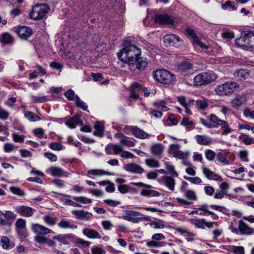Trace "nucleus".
I'll use <instances>...</instances> for the list:
<instances>
[{"mask_svg": "<svg viewBox=\"0 0 254 254\" xmlns=\"http://www.w3.org/2000/svg\"><path fill=\"white\" fill-rule=\"evenodd\" d=\"M202 172L205 177L209 180L222 181V178L220 176L212 172L205 166L202 167Z\"/></svg>", "mask_w": 254, "mask_h": 254, "instance_id": "22", "label": "nucleus"}, {"mask_svg": "<svg viewBox=\"0 0 254 254\" xmlns=\"http://www.w3.org/2000/svg\"><path fill=\"white\" fill-rule=\"evenodd\" d=\"M163 146L160 144H155L152 146L151 152L154 155H159L162 153Z\"/></svg>", "mask_w": 254, "mask_h": 254, "instance_id": "38", "label": "nucleus"}, {"mask_svg": "<svg viewBox=\"0 0 254 254\" xmlns=\"http://www.w3.org/2000/svg\"><path fill=\"white\" fill-rule=\"evenodd\" d=\"M31 229L34 233L40 235H46L48 234L54 233L52 230L37 223L32 225Z\"/></svg>", "mask_w": 254, "mask_h": 254, "instance_id": "19", "label": "nucleus"}, {"mask_svg": "<svg viewBox=\"0 0 254 254\" xmlns=\"http://www.w3.org/2000/svg\"><path fill=\"white\" fill-rule=\"evenodd\" d=\"M249 75V73L245 69H240L234 73V76L236 78H239L240 80L246 79Z\"/></svg>", "mask_w": 254, "mask_h": 254, "instance_id": "39", "label": "nucleus"}, {"mask_svg": "<svg viewBox=\"0 0 254 254\" xmlns=\"http://www.w3.org/2000/svg\"><path fill=\"white\" fill-rule=\"evenodd\" d=\"M184 194L185 196L190 200L195 201L197 199L196 193L193 190H189L188 191H186Z\"/></svg>", "mask_w": 254, "mask_h": 254, "instance_id": "51", "label": "nucleus"}, {"mask_svg": "<svg viewBox=\"0 0 254 254\" xmlns=\"http://www.w3.org/2000/svg\"><path fill=\"white\" fill-rule=\"evenodd\" d=\"M165 43L169 44L170 46H175L176 42H180L182 40L180 38L176 35L167 34L164 37Z\"/></svg>", "mask_w": 254, "mask_h": 254, "instance_id": "25", "label": "nucleus"}, {"mask_svg": "<svg viewBox=\"0 0 254 254\" xmlns=\"http://www.w3.org/2000/svg\"><path fill=\"white\" fill-rule=\"evenodd\" d=\"M154 106L157 109L160 110H166L167 109L166 102L164 100L161 101L159 103H155Z\"/></svg>", "mask_w": 254, "mask_h": 254, "instance_id": "62", "label": "nucleus"}, {"mask_svg": "<svg viewBox=\"0 0 254 254\" xmlns=\"http://www.w3.org/2000/svg\"><path fill=\"white\" fill-rule=\"evenodd\" d=\"M231 251L236 254H244L245 249L243 246H233L231 247Z\"/></svg>", "mask_w": 254, "mask_h": 254, "instance_id": "52", "label": "nucleus"}, {"mask_svg": "<svg viewBox=\"0 0 254 254\" xmlns=\"http://www.w3.org/2000/svg\"><path fill=\"white\" fill-rule=\"evenodd\" d=\"M195 106L197 110L204 111L208 106V100L204 98L196 100L195 101Z\"/></svg>", "mask_w": 254, "mask_h": 254, "instance_id": "29", "label": "nucleus"}, {"mask_svg": "<svg viewBox=\"0 0 254 254\" xmlns=\"http://www.w3.org/2000/svg\"><path fill=\"white\" fill-rule=\"evenodd\" d=\"M66 237V235H59L57 236H55L54 237V239L57 240L59 242H60L63 244L67 245V244H68V243L67 242V241L65 240Z\"/></svg>", "mask_w": 254, "mask_h": 254, "instance_id": "60", "label": "nucleus"}, {"mask_svg": "<svg viewBox=\"0 0 254 254\" xmlns=\"http://www.w3.org/2000/svg\"><path fill=\"white\" fill-rule=\"evenodd\" d=\"M95 130L94 131L93 134L96 136L101 137L103 134V125L98 122L95 123L94 126Z\"/></svg>", "mask_w": 254, "mask_h": 254, "instance_id": "36", "label": "nucleus"}, {"mask_svg": "<svg viewBox=\"0 0 254 254\" xmlns=\"http://www.w3.org/2000/svg\"><path fill=\"white\" fill-rule=\"evenodd\" d=\"M49 147L50 149L55 151H60L64 148V146L60 142H52Z\"/></svg>", "mask_w": 254, "mask_h": 254, "instance_id": "46", "label": "nucleus"}, {"mask_svg": "<svg viewBox=\"0 0 254 254\" xmlns=\"http://www.w3.org/2000/svg\"><path fill=\"white\" fill-rule=\"evenodd\" d=\"M33 133L36 136L40 138L44 137L45 134L43 129L41 127L34 129Z\"/></svg>", "mask_w": 254, "mask_h": 254, "instance_id": "58", "label": "nucleus"}, {"mask_svg": "<svg viewBox=\"0 0 254 254\" xmlns=\"http://www.w3.org/2000/svg\"><path fill=\"white\" fill-rule=\"evenodd\" d=\"M65 96L69 101H73L75 99V95L74 91L71 89H69L64 93Z\"/></svg>", "mask_w": 254, "mask_h": 254, "instance_id": "59", "label": "nucleus"}, {"mask_svg": "<svg viewBox=\"0 0 254 254\" xmlns=\"http://www.w3.org/2000/svg\"><path fill=\"white\" fill-rule=\"evenodd\" d=\"M154 77L157 81L163 84H170L175 79L174 74L165 69L156 70Z\"/></svg>", "mask_w": 254, "mask_h": 254, "instance_id": "5", "label": "nucleus"}, {"mask_svg": "<svg viewBox=\"0 0 254 254\" xmlns=\"http://www.w3.org/2000/svg\"><path fill=\"white\" fill-rule=\"evenodd\" d=\"M130 131L132 134L137 138L145 139L149 136L147 133L136 127H132L130 128Z\"/></svg>", "mask_w": 254, "mask_h": 254, "instance_id": "26", "label": "nucleus"}, {"mask_svg": "<svg viewBox=\"0 0 254 254\" xmlns=\"http://www.w3.org/2000/svg\"><path fill=\"white\" fill-rule=\"evenodd\" d=\"M197 142L201 145H208L211 142V139L205 135H197L195 136Z\"/></svg>", "mask_w": 254, "mask_h": 254, "instance_id": "31", "label": "nucleus"}, {"mask_svg": "<svg viewBox=\"0 0 254 254\" xmlns=\"http://www.w3.org/2000/svg\"><path fill=\"white\" fill-rule=\"evenodd\" d=\"M15 226L17 229H24L26 227V220L22 218H19L15 222Z\"/></svg>", "mask_w": 254, "mask_h": 254, "instance_id": "54", "label": "nucleus"}, {"mask_svg": "<svg viewBox=\"0 0 254 254\" xmlns=\"http://www.w3.org/2000/svg\"><path fill=\"white\" fill-rule=\"evenodd\" d=\"M189 221L197 228L204 229L205 228V220L204 219H191Z\"/></svg>", "mask_w": 254, "mask_h": 254, "instance_id": "33", "label": "nucleus"}, {"mask_svg": "<svg viewBox=\"0 0 254 254\" xmlns=\"http://www.w3.org/2000/svg\"><path fill=\"white\" fill-rule=\"evenodd\" d=\"M236 44L245 50L254 49V35L251 33L245 34L236 40Z\"/></svg>", "mask_w": 254, "mask_h": 254, "instance_id": "3", "label": "nucleus"}, {"mask_svg": "<svg viewBox=\"0 0 254 254\" xmlns=\"http://www.w3.org/2000/svg\"><path fill=\"white\" fill-rule=\"evenodd\" d=\"M14 144L11 143H6L4 145V150L6 152H10L15 149Z\"/></svg>", "mask_w": 254, "mask_h": 254, "instance_id": "63", "label": "nucleus"}, {"mask_svg": "<svg viewBox=\"0 0 254 254\" xmlns=\"http://www.w3.org/2000/svg\"><path fill=\"white\" fill-rule=\"evenodd\" d=\"M181 124L185 126L187 128H190L194 125V123L192 121L189 120L188 118H184L183 119Z\"/></svg>", "mask_w": 254, "mask_h": 254, "instance_id": "56", "label": "nucleus"}, {"mask_svg": "<svg viewBox=\"0 0 254 254\" xmlns=\"http://www.w3.org/2000/svg\"><path fill=\"white\" fill-rule=\"evenodd\" d=\"M124 168L127 172L134 174H141L144 172L143 169L139 165L133 163H128L125 165Z\"/></svg>", "mask_w": 254, "mask_h": 254, "instance_id": "21", "label": "nucleus"}, {"mask_svg": "<svg viewBox=\"0 0 254 254\" xmlns=\"http://www.w3.org/2000/svg\"><path fill=\"white\" fill-rule=\"evenodd\" d=\"M31 99L33 102L34 103H44L49 101V98L47 96H31Z\"/></svg>", "mask_w": 254, "mask_h": 254, "instance_id": "47", "label": "nucleus"}, {"mask_svg": "<svg viewBox=\"0 0 254 254\" xmlns=\"http://www.w3.org/2000/svg\"><path fill=\"white\" fill-rule=\"evenodd\" d=\"M165 165L166 169L169 172V173L171 175L172 177H178V174L175 170V167L173 165L170 164L168 162L165 163Z\"/></svg>", "mask_w": 254, "mask_h": 254, "instance_id": "49", "label": "nucleus"}, {"mask_svg": "<svg viewBox=\"0 0 254 254\" xmlns=\"http://www.w3.org/2000/svg\"><path fill=\"white\" fill-rule=\"evenodd\" d=\"M14 209L20 215L25 217L32 216L35 211V209L25 205L17 206L14 207Z\"/></svg>", "mask_w": 254, "mask_h": 254, "instance_id": "16", "label": "nucleus"}, {"mask_svg": "<svg viewBox=\"0 0 254 254\" xmlns=\"http://www.w3.org/2000/svg\"><path fill=\"white\" fill-rule=\"evenodd\" d=\"M0 41L5 44H11L13 42V37L8 33L2 34L0 37Z\"/></svg>", "mask_w": 254, "mask_h": 254, "instance_id": "35", "label": "nucleus"}, {"mask_svg": "<svg viewBox=\"0 0 254 254\" xmlns=\"http://www.w3.org/2000/svg\"><path fill=\"white\" fill-rule=\"evenodd\" d=\"M120 143L122 146H126L127 147H132L134 145V141L131 139L124 136L121 139Z\"/></svg>", "mask_w": 254, "mask_h": 254, "instance_id": "42", "label": "nucleus"}, {"mask_svg": "<svg viewBox=\"0 0 254 254\" xmlns=\"http://www.w3.org/2000/svg\"><path fill=\"white\" fill-rule=\"evenodd\" d=\"M157 181L159 184L166 186L170 190H174L176 183L172 176L164 175L158 178Z\"/></svg>", "mask_w": 254, "mask_h": 254, "instance_id": "15", "label": "nucleus"}, {"mask_svg": "<svg viewBox=\"0 0 254 254\" xmlns=\"http://www.w3.org/2000/svg\"><path fill=\"white\" fill-rule=\"evenodd\" d=\"M24 116L30 122H36L40 120V118L38 115L30 111L25 112Z\"/></svg>", "mask_w": 254, "mask_h": 254, "instance_id": "37", "label": "nucleus"}, {"mask_svg": "<svg viewBox=\"0 0 254 254\" xmlns=\"http://www.w3.org/2000/svg\"><path fill=\"white\" fill-rule=\"evenodd\" d=\"M118 190L120 193L125 194L129 190V188L127 185H121L118 186Z\"/></svg>", "mask_w": 254, "mask_h": 254, "instance_id": "64", "label": "nucleus"}, {"mask_svg": "<svg viewBox=\"0 0 254 254\" xmlns=\"http://www.w3.org/2000/svg\"><path fill=\"white\" fill-rule=\"evenodd\" d=\"M210 120L214 124L213 125L214 127H218L220 126L224 121L219 119L215 115L211 114L209 116Z\"/></svg>", "mask_w": 254, "mask_h": 254, "instance_id": "41", "label": "nucleus"}, {"mask_svg": "<svg viewBox=\"0 0 254 254\" xmlns=\"http://www.w3.org/2000/svg\"><path fill=\"white\" fill-rule=\"evenodd\" d=\"M184 178L186 180L190 182L191 183L195 185L200 184L202 182L201 179L198 177H190L185 176H184Z\"/></svg>", "mask_w": 254, "mask_h": 254, "instance_id": "50", "label": "nucleus"}, {"mask_svg": "<svg viewBox=\"0 0 254 254\" xmlns=\"http://www.w3.org/2000/svg\"><path fill=\"white\" fill-rule=\"evenodd\" d=\"M75 104L78 108L83 110L86 111L87 109L88 106L86 105V103L82 101L77 95L75 96Z\"/></svg>", "mask_w": 254, "mask_h": 254, "instance_id": "44", "label": "nucleus"}, {"mask_svg": "<svg viewBox=\"0 0 254 254\" xmlns=\"http://www.w3.org/2000/svg\"><path fill=\"white\" fill-rule=\"evenodd\" d=\"M220 126L221 127L222 134L223 135L228 134L232 131V129L230 127L228 123L225 121Z\"/></svg>", "mask_w": 254, "mask_h": 254, "instance_id": "45", "label": "nucleus"}, {"mask_svg": "<svg viewBox=\"0 0 254 254\" xmlns=\"http://www.w3.org/2000/svg\"><path fill=\"white\" fill-rule=\"evenodd\" d=\"M73 199L77 202L81 203L83 204H88L92 202L91 199L88 198L84 196L80 197H73Z\"/></svg>", "mask_w": 254, "mask_h": 254, "instance_id": "48", "label": "nucleus"}, {"mask_svg": "<svg viewBox=\"0 0 254 254\" xmlns=\"http://www.w3.org/2000/svg\"><path fill=\"white\" fill-rule=\"evenodd\" d=\"M44 221L49 225H54L57 221L56 217H53L51 215H46L43 217Z\"/></svg>", "mask_w": 254, "mask_h": 254, "instance_id": "43", "label": "nucleus"}, {"mask_svg": "<svg viewBox=\"0 0 254 254\" xmlns=\"http://www.w3.org/2000/svg\"><path fill=\"white\" fill-rule=\"evenodd\" d=\"M131 87V94L129 97L134 100L137 99L139 98V94L146 89V88L142 87L141 84L136 82L132 83Z\"/></svg>", "mask_w": 254, "mask_h": 254, "instance_id": "17", "label": "nucleus"}, {"mask_svg": "<svg viewBox=\"0 0 254 254\" xmlns=\"http://www.w3.org/2000/svg\"><path fill=\"white\" fill-rule=\"evenodd\" d=\"M66 125L70 128H75L77 125H82L83 123L80 120L79 115H75L74 117L68 119L66 122Z\"/></svg>", "mask_w": 254, "mask_h": 254, "instance_id": "24", "label": "nucleus"}, {"mask_svg": "<svg viewBox=\"0 0 254 254\" xmlns=\"http://www.w3.org/2000/svg\"><path fill=\"white\" fill-rule=\"evenodd\" d=\"M106 152L108 154L118 155L121 154V157L126 158H132L133 155L130 152L122 151L121 146L116 144H109L105 148Z\"/></svg>", "mask_w": 254, "mask_h": 254, "instance_id": "6", "label": "nucleus"}, {"mask_svg": "<svg viewBox=\"0 0 254 254\" xmlns=\"http://www.w3.org/2000/svg\"><path fill=\"white\" fill-rule=\"evenodd\" d=\"M143 215L140 213L132 210H125L123 218L133 223H137L143 220Z\"/></svg>", "mask_w": 254, "mask_h": 254, "instance_id": "9", "label": "nucleus"}, {"mask_svg": "<svg viewBox=\"0 0 254 254\" xmlns=\"http://www.w3.org/2000/svg\"><path fill=\"white\" fill-rule=\"evenodd\" d=\"M135 64L136 67L140 70H143L147 66L148 63L146 59H144L141 57H138L134 61V64Z\"/></svg>", "mask_w": 254, "mask_h": 254, "instance_id": "27", "label": "nucleus"}, {"mask_svg": "<svg viewBox=\"0 0 254 254\" xmlns=\"http://www.w3.org/2000/svg\"><path fill=\"white\" fill-rule=\"evenodd\" d=\"M133 184L135 186L144 188L140 192V194L142 196L146 197H153L159 196L160 195V193L158 191L150 189L152 188L150 185H147L142 183H134Z\"/></svg>", "mask_w": 254, "mask_h": 254, "instance_id": "12", "label": "nucleus"}, {"mask_svg": "<svg viewBox=\"0 0 254 254\" xmlns=\"http://www.w3.org/2000/svg\"><path fill=\"white\" fill-rule=\"evenodd\" d=\"M247 101V96L245 94H239L231 100L232 107L236 109H238Z\"/></svg>", "mask_w": 254, "mask_h": 254, "instance_id": "18", "label": "nucleus"}, {"mask_svg": "<svg viewBox=\"0 0 254 254\" xmlns=\"http://www.w3.org/2000/svg\"><path fill=\"white\" fill-rule=\"evenodd\" d=\"M0 244L3 249H7L10 244L9 239L5 236L2 237L0 240Z\"/></svg>", "mask_w": 254, "mask_h": 254, "instance_id": "55", "label": "nucleus"}, {"mask_svg": "<svg viewBox=\"0 0 254 254\" xmlns=\"http://www.w3.org/2000/svg\"><path fill=\"white\" fill-rule=\"evenodd\" d=\"M123 45L125 47L118 53L119 59L125 63L133 64L134 61L141 54L140 49L134 45L128 44L127 40L124 41Z\"/></svg>", "mask_w": 254, "mask_h": 254, "instance_id": "1", "label": "nucleus"}, {"mask_svg": "<svg viewBox=\"0 0 254 254\" xmlns=\"http://www.w3.org/2000/svg\"><path fill=\"white\" fill-rule=\"evenodd\" d=\"M50 10L46 4H37L34 6L30 13V16L34 20H40L44 18Z\"/></svg>", "mask_w": 254, "mask_h": 254, "instance_id": "4", "label": "nucleus"}, {"mask_svg": "<svg viewBox=\"0 0 254 254\" xmlns=\"http://www.w3.org/2000/svg\"><path fill=\"white\" fill-rule=\"evenodd\" d=\"M154 21L159 24H170L174 25L176 22L175 19L166 14H159L155 15Z\"/></svg>", "mask_w": 254, "mask_h": 254, "instance_id": "13", "label": "nucleus"}, {"mask_svg": "<svg viewBox=\"0 0 254 254\" xmlns=\"http://www.w3.org/2000/svg\"><path fill=\"white\" fill-rule=\"evenodd\" d=\"M238 227L239 233L242 235H251L254 233V230L242 220L239 221Z\"/></svg>", "mask_w": 254, "mask_h": 254, "instance_id": "20", "label": "nucleus"}, {"mask_svg": "<svg viewBox=\"0 0 254 254\" xmlns=\"http://www.w3.org/2000/svg\"><path fill=\"white\" fill-rule=\"evenodd\" d=\"M71 213L76 219L79 220H89L90 216L92 215L91 213L83 210H73L71 211Z\"/></svg>", "mask_w": 254, "mask_h": 254, "instance_id": "23", "label": "nucleus"}, {"mask_svg": "<svg viewBox=\"0 0 254 254\" xmlns=\"http://www.w3.org/2000/svg\"><path fill=\"white\" fill-rule=\"evenodd\" d=\"M88 174L90 175L94 176H99L104 175H113V174L109 172L104 171L102 170L99 169H92L88 171Z\"/></svg>", "mask_w": 254, "mask_h": 254, "instance_id": "34", "label": "nucleus"}, {"mask_svg": "<svg viewBox=\"0 0 254 254\" xmlns=\"http://www.w3.org/2000/svg\"><path fill=\"white\" fill-rule=\"evenodd\" d=\"M186 32L188 35L192 38L191 42L193 44L198 46L201 49L207 53H210L212 52V49L209 46L206 45L199 40L193 30L188 29Z\"/></svg>", "mask_w": 254, "mask_h": 254, "instance_id": "10", "label": "nucleus"}, {"mask_svg": "<svg viewBox=\"0 0 254 254\" xmlns=\"http://www.w3.org/2000/svg\"><path fill=\"white\" fill-rule=\"evenodd\" d=\"M58 226L61 228L64 229H76L77 226L76 225L72 224L68 221L62 220L58 223Z\"/></svg>", "mask_w": 254, "mask_h": 254, "instance_id": "32", "label": "nucleus"}, {"mask_svg": "<svg viewBox=\"0 0 254 254\" xmlns=\"http://www.w3.org/2000/svg\"><path fill=\"white\" fill-rule=\"evenodd\" d=\"M210 120L214 124L213 125L214 127H218L220 126L224 121L219 119L215 115L211 114L209 116Z\"/></svg>", "mask_w": 254, "mask_h": 254, "instance_id": "40", "label": "nucleus"}, {"mask_svg": "<svg viewBox=\"0 0 254 254\" xmlns=\"http://www.w3.org/2000/svg\"><path fill=\"white\" fill-rule=\"evenodd\" d=\"M49 173L51 174L53 176H57V177H60L62 176H65L66 177L67 176V175L65 174L66 173H64L63 170L58 167H52L50 168L49 169Z\"/></svg>", "mask_w": 254, "mask_h": 254, "instance_id": "30", "label": "nucleus"}, {"mask_svg": "<svg viewBox=\"0 0 254 254\" xmlns=\"http://www.w3.org/2000/svg\"><path fill=\"white\" fill-rule=\"evenodd\" d=\"M178 70L183 75L192 73L194 70L193 64L189 61L182 62L178 66Z\"/></svg>", "mask_w": 254, "mask_h": 254, "instance_id": "14", "label": "nucleus"}, {"mask_svg": "<svg viewBox=\"0 0 254 254\" xmlns=\"http://www.w3.org/2000/svg\"><path fill=\"white\" fill-rule=\"evenodd\" d=\"M237 87V83L233 81H230L218 85L215 88L216 93L219 95H227L233 92L234 89Z\"/></svg>", "mask_w": 254, "mask_h": 254, "instance_id": "7", "label": "nucleus"}, {"mask_svg": "<svg viewBox=\"0 0 254 254\" xmlns=\"http://www.w3.org/2000/svg\"><path fill=\"white\" fill-rule=\"evenodd\" d=\"M168 152L174 157L178 159H186L189 156V151L183 152L180 150V146L178 144H172L170 146Z\"/></svg>", "mask_w": 254, "mask_h": 254, "instance_id": "11", "label": "nucleus"}, {"mask_svg": "<svg viewBox=\"0 0 254 254\" xmlns=\"http://www.w3.org/2000/svg\"><path fill=\"white\" fill-rule=\"evenodd\" d=\"M10 190L13 193L18 195L23 196L25 194L24 192L18 188L12 187L10 188Z\"/></svg>", "mask_w": 254, "mask_h": 254, "instance_id": "61", "label": "nucleus"}, {"mask_svg": "<svg viewBox=\"0 0 254 254\" xmlns=\"http://www.w3.org/2000/svg\"><path fill=\"white\" fill-rule=\"evenodd\" d=\"M13 140L15 142L23 143L24 140V135H20L16 133L12 134Z\"/></svg>", "mask_w": 254, "mask_h": 254, "instance_id": "57", "label": "nucleus"}, {"mask_svg": "<svg viewBox=\"0 0 254 254\" xmlns=\"http://www.w3.org/2000/svg\"><path fill=\"white\" fill-rule=\"evenodd\" d=\"M83 233L90 239L101 238V237L97 231L88 228L84 229L83 230Z\"/></svg>", "mask_w": 254, "mask_h": 254, "instance_id": "28", "label": "nucleus"}, {"mask_svg": "<svg viewBox=\"0 0 254 254\" xmlns=\"http://www.w3.org/2000/svg\"><path fill=\"white\" fill-rule=\"evenodd\" d=\"M146 164L150 168H158L160 163L157 160H145Z\"/></svg>", "mask_w": 254, "mask_h": 254, "instance_id": "53", "label": "nucleus"}, {"mask_svg": "<svg viewBox=\"0 0 254 254\" xmlns=\"http://www.w3.org/2000/svg\"><path fill=\"white\" fill-rule=\"evenodd\" d=\"M217 78L212 71L203 72L196 75L194 78V83L197 86L206 85L214 81Z\"/></svg>", "mask_w": 254, "mask_h": 254, "instance_id": "2", "label": "nucleus"}, {"mask_svg": "<svg viewBox=\"0 0 254 254\" xmlns=\"http://www.w3.org/2000/svg\"><path fill=\"white\" fill-rule=\"evenodd\" d=\"M12 30L20 39L25 40H28L33 34L32 29L26 26H16L12 28Z\"/></svg>", "mask_w": 254, "mask_h": 254, "instance_id": "8", "label": "nucleus"}]
</instances>
